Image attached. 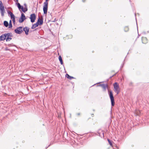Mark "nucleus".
Returning a JSON list of instances; mask_svg holds the SVG:
<instances>
[{"label":"nucleus","instance_id":"nucleus-1","mask_svg":"<svg viewBox=\"0 0 149 149\" xmlns=\"http://www.w3.org/2000/svg\"><path fill=\"white\" fill-rule=\"evenodd\" d=\"M45 1L43 4V10L44 13L45 14H47L48 9V0H45Z\"/></svg>","mask_w":149,"mask_h":149},{"label":"nucleus","instance_id":"nucleus-2","mask_svg":"<svg viewBox=\"0 0 149 149\" xmlns=\"http://www.w3.org/2000/svg\"><path fill=\"white\" fill-rule=\"evenodd\" d=\"M114 87V91L118 95V94L120 91V89L119 86V85L117 82H115L113 84Z\"/></svg>","mask_w":149,"mask_h":149},{"label":"nucleus","instance_id":"nucleus-3","mask_svg":"<svg viewBox=\"0 0 149 149\" xmlns=\"http://www.w3.org/2000/svg\"><path fill=\"white\" fill-rule=\"evenodd\" d=\"M109 95L111 101V106H113L115 104L112 92L111 91H109Z\"/></svg>","mask_w":149,"mask_h":149},{"label":"nucleus","instance_id":"nucleus-4","mask_svg":"<svg viewBox=\"0 0 149 149\" xmlns=\"http://www.w3.org/2000/svg\"><path fill=\"white\" fill-rule=\"evenodd\" d=\"M5 35H6V41H10L12 39V38L11 37L13 36L12 34L11 33H5Z\"/></svg>","mask_w":149,"mask_h":149},{"label":"nucleus","instance_id":"nucleus-5","mask_svg":"<svg viewBox=\"0 0 149 149\" xmlns=\"http://www.w3.org/2000/svg\"><path fill=\"white\" fill-rule=\"evenodd\" d=\"M22 27L20 26L17 27L16 29L15 30V33L18 34H20L23 31Z\"/></svg>","mask_w":149,"mask_h":149},{"label":"nucleus","instance_id":"nucleus-6","mask_svg":"<svg viewBox=\"0 0 149 149\" xmlns=\"http://www.w3.org/2000/svg\"><path fill=\"white\" fill-rule=\"evenodd\" d=\"M26 19L24 14L23 13L21 14V17L19 19V22L20 23L22 22L24 20Z\"/></svg>","mask_w":149,"mask_h":149},{"label":"nucleus","instance_id":"nucleus-7","mask_svg":"<svg viewBox=\"0 0 149 149\" xmlns=\"http://www.w3.org/2000/svg\"><path fill=\"white\" fill-rule=\"evenodd\" d=\"M30 19H31V22L33 23L34 22L36 19V16L34 13L30 15Z\"/></svg>","mask_w":149,"mask_h":149},{"label":"nucleus","instance_id":"nucleus-8","mask_svg":"<svg viewBox=\"0 0 149 149\" xmlns=\"http://www.w3.org/2000/svg\"><path fill=\"white\" fill-rule=\"evenodd\" d=\"M17 6L19 10L20 9H21L22 11L24 13H25L26 11H25V8H24L23 6H21L20 3H17Z\"/></svg>","mask_w":149,"mask_h":149},{"label":"nucleus","instance_id":"nucleus-9","mask_svg":"<svg viewBox=\"0 0 149 149\" xmlns=\"http://www.w3.org/2000/svg\"><path fill=\"white\" fill-rule=\"evenodd\" d=\"M0 11L1 16L3 17L4 16V13H5L4 6L0 7Z\"/></svg>","mask_w":149,"mask_h":149},{"label":"nucleus","instance_id":"nucleus-10","mask_svg":"<svg viewBox=\"0 0 149 149\" xmlns=\"http://www.w3.org/2000/svg\"><path fill=\"white\" fill-rule=\"evenodd\" d=\"M6 35H5V33L1 35L0 36V41H3L5 39L6 40Z\"/></svg>","mask_w":149,"mask_h":149},{"label":"nucleus","instance_id":"nucleus-11","mask_svg":"<svg viewBox=\"0 0 149 149\" xmlns=\"http://www.w3.org/2000/svg\"><path fill=\"white\" fill-rule=\"evenodd\" d=\"M29 29L27 27H25L23 29V31H25V34L26 35L28 34V32L29 31Z\"/></svg>","mask_w":149,"mask_h":149},{"label":"nucleus","instance_id":"nucleus-12","mask_svg":"<svg viewBox=\"0 0 149 149\" xmlns=\"http://www.w3.org/2000/svg\"><path fill=\"white\" fill-rule=\"evenodd\" d=\"M99 86L102 87L104 91H105L106 90V88H107L108 87V85L107 84H100Z\"/></svg>","mask_w":149,"mask_h":149},{"label":"nucleus","instance_id":"nucleus-13","mask_svg":"<svg viewBox=\"0 0 149 149\" xmlns=\"http://www.w3.org/2000/svg\"><path fill=\"white\" fill-rule=\"evenodd\" d=\"M38 22V24H39V25H41L43 24V20L42 17V18H40L39 17L38 19V22Z\"/></svg>","mask_w":149,"mask_h":149},{"label":"nucleus","instance_id":"nucleus-14","mask_svg":"<svg viewBox=\"0 0 149 149\" xmlns=\"http://www.w3.org/2000/svg\"><path fill=\"white\" fill-rule=\"evenodd\" d=\"M8 15H10L11 19L12 18H13L14 17H15V16L14 15L13 13L10 11H8Z\"/></svg>","mask_w":149,"mask_h":149},{"label":"nucleus","instance_id":"nucleus-15","mask_svg":"<svg viewBox=\"0 0 149 149\" xmlns=\"http://www.w3.org/2000/svg\"><path fill=\"white\" fill-rule=\"evenodd\" d=\"M38 22H36V23L33 24L31 27L32 29H34L36 27L38 26L39 25V24H38Z\"/></svg>","mask_w":149,"mask_h":149},{"label":"nucleus","instance_id":"nucleus-16","mask_svg":"<svg viewBox=\"0 0 149 149\" xmlns=\"http://www.w3.org/2000/svg\"><path fill=\"white\" fill-rule=\"evenodd\" d=\"M99 136L102 138L104 137V131H101L100 132H99L98 133Z\"/></svg>","mask_w":149,"mask_h":149},{"label":"nucleus","instance_id":"nucleus-17","mask_svg":"<svg viewBox=\"0 0 149 149\" xmlns=\"http://www.w3.org/2000/svg\"><path fill=\"white\" fill-rule=\"evenodd\" d=\"M66 77L68 79L70 80H71L72 79H74V77L70 76L68 74H66Z\"/></svg>","mask_w":149,"mask_h":149},{"label":"nucleus","instance_id":"nucleus-18","mask_svg":"<svg viewBox=\"0 0 149 149\" xmlns=\"http://www.w3.org/2000/svg\"><path fill=\"white\" fill-rule=\"evenodd\" d=\"M58 59L59 60V61H60L61 64V65H63V61L62 58L61 56H60L58 57Z\"/></svg>","mask_w":149,"mask_h":149},{"label":"nucleus","instance_id":"nucleus-19","mask_svg":"<svg viewBox=\"0 0 149 149\" xmlns=\"http://www.w3.org/2000/svg\"><path fill=\"white\" fill-rule=\"evenodd\" d=\"M4 25L6 27H7L8 26V23L7 21H5L3 22Z\"/></svg>","mask_w":149,"mask_h":149},{"label":"nucleus","instance_id":"nucleus-20","mask_svg":"<svg viewBox=\"0 0 149 149\" xmlns=\"http://www.w3.org/2000/svg\"><path fill=\"white\" fill-rule=\"evenodd\" d=\"M12 27V21L10 20L9 22L8 28H10Z\"/></svg>","mask_w":149,"mask_h":149},{"label":"nucleus","instance_id":"nucleus-21","mask_svg":"<svg viewBox=\"0 0 149 149\" xmlns=\"http://www.w3.org/2000/svg\"><path fill=\"white\" fill-rule=\"evenodd\" d=\"M24 6L25 9V11H27V10H28L27 7V5L26 4V3H24Z\"/></svg>","mask_w":149,"mask_h":149},{"label":"nucleus","instance_id":"nucleus-22","mask_svg":"<svg viewBox=\"0 0 149 149\" xmlns=\"http://www.w3.org/2000/svg\"><path fill=\"white\" fill-rule=\"evenodd\" d=\"M142 41L143 43H146V42H143L144 40H147V39L146 37H143L142 38Z\"/></svg>","mask_w":149,"mask_h":149},{"label":"nucleus","instance_id":"nucleus-23","mask_svg":"<svg viewBox=\"0 0 149 149\" xmlns=\"http://www.w3.org/2000/svg\"><path fill=\"white\" fill-rule=\"evenodd\" d=\"M11 19H12L13 24H15V17H14L13 18H11Z\"/></svg>","mask_w":149,"mask_h":149},{"label":"nucleus","instance_id":"nucleus-24","mask_svg":"<svg viewBox=\"0 0 149 149\" xmlns=\"http://www.w3.org/2000/svg\"><path fill=\"white\" fill-rule=\"evenodd\" d=\"M125 31H127L129 30V28L128 27L126 26L125 28Z\"/></svg>","mask_w":149,"mask_h":149},{"label":"nucleus","instance_id":"nucleus-25","mask_svg":"<svg viewBox=\"0 0 149 149\" xmlns=\"http://www.w3.org/2000/svg\"><path fill=\"white\" fill-rule=\"evenodd\" d=\"M108 141L109 142V143L111 146H112V143L111 141L109 140V139H108Z\"/></svg>","mask_w":149,"mask_h":149},{"label":"nucleus","instance_id":"nucleus-26","mask_svg":"<svg viewBox=\"0 0 149 149\" xmlns=\"http://www.w3.org/2000/svg\"><path fill=\"white\" fill-rule=\"evenodd\" d=\"M3 6V3L2 1L0 0V7Z\"/></svg>","mask_w":149,"mask_h":149},{"label":"nucleus","instance_id":"nucleus-27","mask_svg":"<svg viewBox=\"0 0 149 149\" xmlns=\"http://www.w3.org/2000/svg\"><path fill=\"white\" fill-rule=\"evenodd\" d=\"M77 115L79 116V115H80V113H77Z\"/></svg>","mask_w":149,"mask_h":149},{"label":"nucleus","instance_id":"nucleus-28","mask_svg":"<svg viewBox=\"0 0 149 149\" xmlns=\"http://www.w3.org/2000/svg\"><path fill=\"white\" fill-rule=\"evenodd\" d=\"M53 22H55V20H54V21H52Z\"/></svg>","mask_w":149,"mask_h":149},{"label":"nucleus","instance_id":"nucleus-29","mask_svg":"<svg viewBox=\"0 0 149 149\" xmlns=\"http://www.w3.org/2000/svg\"><path fill=\"white\" fill-rule=\"evenodd\" d=\"M53 22H55V20H54V21H52Z\"/></svg>","mask_w":149,"mask_h":149}]
</instances>
